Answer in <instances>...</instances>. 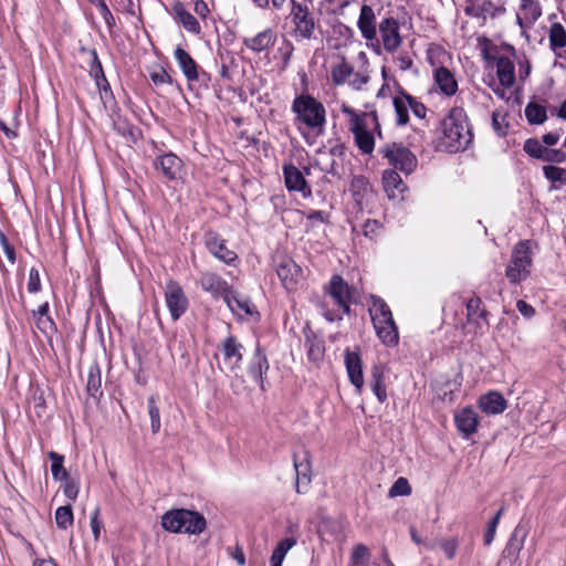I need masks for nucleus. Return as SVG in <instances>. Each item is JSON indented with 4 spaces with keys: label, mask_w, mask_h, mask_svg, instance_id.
Masks as SVG:
<instances>
[{
    "label": "nucleus",
    "mask_w": 566,
    "mask_h": 566,
    "mask_svg": "<svg viewBox=\"0 0 566 566\" xmlns=\"http://www.w3.org/2000/svg\"><path fill=\"white\" fill-rule=\"evenodd\" d=\"M345 366L350 382L355 386L357 391L360 392L364 386V376L363 361L359 353L347 349L345 352Z\"/></svg>",
    "instance_id": "13"
},
{
    "label": "nucleus",
    "mask_w": 566,
    "mask_h": 566,
    "mask_svg": "<svg viewBox=\"0 0 566 566\" xmlns=\"http://www.w3.org/2000/svg\"><path fill=\"white\" fill-rule=\"evenodd\" d=\"M0 247L2 248V251L6 254L8 261L11 264H14V262H15V250H14L13 245L10 244L8 238L4 235L3 232H0Z\"/></svg>",
    "instance_id": "53"
},
{
    "label": "nucleus",
    "mask_w": 566,
    "mask_h": 566,
    "mask_svg": "<svg viewBox=\"0 0 566 566\" xmlns=\"http://www.w3.org/2000/svg\"><path fill=\"white\" fill-rule=\"evenodd\" d=\"M516 307H517L518 312L527 318L533 317L535 314L534 307L523 300L517 301Z\"/></svg>",
    "instance_id": "61"
},
{
    "label": "nucleus",
    "mask_w": 566,
    "mask_h": 566,
    "mask_svg": "<svg viewBox=\"0 0 566 566\" xmlns=\"http://www.w3.org/2000/svg\"><path fill=\"white\" fill-rule=\"evenodd\" d=\"M165 300L174 321L179 319L188 308V298L182 287L174 281L166 284Z\"/></svg>",
    "instance_id": "8"
},
{
    "label": "nucleus",
    "mask_w": 566,
    "mask_h": 566,
    "mask_svg": "<svg viewBox=\"0 0 566 566\" xmlns=\"http://www.w3.org/2000/svg\"><path fill=\"white\" fill-rule=\"evenodd\" d=\"M193 9L195 12L201 18H206L209 12L208 6L203 0H196Z\"/></svg>",
    "instance_id": "63"
},
{
    "label": "nucleus",
    "mask_w": 566,
    "mask_h": 566,
    "mask_svg": "<svg viewBox=\"0 0 566 566\" xmlns=\"http://www.w3.org/2000/svg\"><path fill=\"white\" fill-rule=\"evenodd\" d=\"M292 112L296 115L295 123L310 129H321L326 123L324 105L310 94L296 96L292 103Z\"/></svg>",
    "instance_id": "5"
},
{
    "label": "nucleus",
    "mask_w": 566,
    "mask_h": 566,
    "mask_svg": "<svg viewBox=\"0 0 566 566\" xmlns=\"http://www.w3.org/2000/svg\"><path fill=\"white\" fill-rule=\"evenodd\" d=\"M305 347L307 349V358L314 363L323 359L325 347L321 339L313 334L312 331H305Z\"/></svg>",
    "instance_id": "29"
},
{
    "label": "nucleus",
    "mask_w": 566,
    "mask_h": 566,
    "mask_svg": "<svg viewBox=\"0 0 566 566\" xmlns=\"http://www.w3.org/2000/svg\"><path fill=\"white\" fill-rule=\"evenodd\" d=\"M494 4L490 0H467L465 13L476 18L493 15Z\"/></svg>",
    "instance_id": "31"
},
{
    "label": "nucleus",
    "mask_w": 566,
    "mask_h": 566,
    "mask_svg": "<svg viewBox=\"0 0 566 566\" xmlns=\"http://www.w3.org/2000/svg\"><path fill=\"white\" fill-rule=\"evenodd\" d=\"M285 186L290 191H298L304 198L312 195L311 188L298 168L293 165L283 168Z\"/></svg>",
    "instance_id": "15"
},
{
    "label": "nucleus",
    "mask_w": 566,
    "mask_h": 566,
    "mask_svg": "<svg viewBox=\"0 0 566 566\" xmlns=\"http://www.w3.org/2000/svg\"><path fill=\"white\" fill-rule=\"evenodd\" d=\"M382 182L389 197H395L396 191L402 192L405 189L401 177L396 170H385L382 175Z\"/></svg>",
    "instance_id": "34"
},
{
    "label": "nucleus",
    "mask_w": 566,
    "mask_h": 566,
    "mask_svg": "<svg viewBox=\"0 0 566 566\" xmlns=\"http://www.w3.org/2000/svg\"><path fill=\"white\" fill-rule=\"evenodd\" d=\"M36 326L43 333L54 329V322L50 316H38Z\"/></svg>",
    "instance_id": "58"
},
{
    "label": "nucleus",
    "mask_w": 566,
    "mask_h": 566,
    "mask_svg": "<svg viewBox=\"0 0 566 566\" xmlns=\"http://www.w3.org/2000/svg\"><path fill=\"white\" fill-rule=\"evenodd\" d=\"M496 74L500 83L505 87H511L515 82V67L507 57H500L496 62Z\"/></svg>",
    "instance_id": "28"
},
{
    "label": "nucleus",
    "mask_w": 566,
    "mask_h": 566,
    "mask_svg": "<svg viewBox=\"0 0 566 566\" xmlns=\"http://www.w3.org/2000/svg\"><path fill=\"white\" fill-rule=\"evenodd\" d=\"M492 126H493L494 132L499 136L506 135V126L500 122V114L496 112H493V114H492Z\"/></svg>",
    "instance_id": "62"
},
{
    "label": "nucleus",
    "mask_w": 566,
    "mask_h": 566,
    "mask_svg": "<svg viewBox=\"0 0 566 566\" xmlns=\"http://www.w3.org/2000/svg\"><path fill=\"white\" fill-rule=\"evenodd\" d=\"M276 35L271 29H266L254 36L245 38L243 44L251 51L260 53L275 42Z\"/></svg>",
    "instance_id": "25"
},
{
    "label": "nucleus",
    "mask_w": 566,
    "mask_h": 566,
    "mask_svg": "<svg viewBox=\"0 0 566 566\" xmlns=\"http://www.w3.org/2000/svg\"><path fill=\"white\" fill-rule=\"evenodd\" d=\"M388 163L396 169L409 175L417 167L416 156L402 144L392 143L380 149Z\"/></svg>",
    "instance_id": "7"
},
{
    "label": "nucleus",
    "mask_w": 566,
    "mask_h": 566,
    "mask_svg": "<svg viewBox=\"0 0 566 566\" xmlns=\"http://www.w3.org/2000/svg\"><path fill=\"white\" fill-rule=\"evenodd\" d=\"M148 413L151 422V431L153 433H157L160 430V412L158 407L156 406V401L154 397L148 399Z\"/></svg>",
    "instance_id": "49"
},
{
    "label": "nucleus",
    "mask_w": 566,
    "mask_h": 566,
    "mask_svg": "<svg viewBox=\"0 0 566 566\" xmlns=\"http://www.w3.org/2000/svg\"><path fill=\"white\" fill-rule=\"evenodd\" d=\"M99 510L96 507L91 515V527L95 539H98L102 528V522L98 518Z\"/></svg>",
    "instance_id": "57"
},
{
    "label": "nucleus",
    "mask_w": 566,
    "mask_h": 566,
    "mask_svg": "<svg viewBox=\"0 0 566 566\" xmlns=\"http://www.w3.org/2000/svg\"><path fill=\"white\" fill-rule=\"evenodd\" d=\"M41 290L40 274L35 268L29 272L28 291L30 293H38Z\"/></svg>",
    "instance_id": "54"
},
{
    "label": "nucleus",
    "mask_w": 566,
    "mask_h": 566,
    "mask_svg": "<svg viewBox=\"0 0 566 566\" xmlns=\"http://www.w3.org/2000/svg\"><path fill=\"white\" fill-rule=\"evenodd\" d=\"M482 301L480 297H472L467 303V314H468V321L475 322L479 324L478 319H482L486 323L488 318V311L485 308L481 307Z\"/></svg>",
    "instance_id": "37"
},
{
    "label": "nucleus",
    "mask_w": 566,
    "mask_h": 566,
    "mask_svg": "<svg viewBox=\"0 0 566 566\" xmlns=\"http://www.w3.org/2000/svg\"><path fill=\"white\" fill-rule=\"evenodd\" d=\"M411 493V486L406 478H399L389 490V496H402Z\"/></svg>",
    "instance_id": "48"
},
{
    "label": "nucleus",
    "mask_w": 566,
    "mask_h": 566,
    "mask_svg": "<svg viewBox=\"0 0 566 566\" xmlns=\"http://www.w3.org/2000/svg\"><path fill=\"white\" fill-rule=\"evenodd\" d=\"M371 389L378 400L384 402L387 399L386 387L384 384V371L379 366H374L371 369V380H370Z\"/></svg>",
    "instance_id": "35"
},
{
    "label": "nucleus",
    "mask_w": 566,
    "mask_h": 566,
    "mask_svg": "<svg viewBox=\"0 0 566 566\" xmlns=\"http://www.w3.org/2000/svg\"><path fill=\"white\" fill-rule=\"evenodd\" d=\"M86 389L94 398L103 395L101 368L97 364H93L88 368Z\"/></svg>",
    "instance_id": "33"
},
{
    "label": "nucleus",
    "mask_w": 566,
    "mask_h": 566,
    "mask_svg": "<svg viewBox=\"0 0 566 566\" xmlns=\"http://www.w3.org/2000/svg\"><path fill=\"white\" fill-rule=\"evenodd\" d=\"M206 245L214 258L219 259L220 261L227 264H230L231 262L237 260L235 252L229 250L226 245V241L214 232L207 233Z\"/></svg>",
    "instance_id": "14"
},
{
    "label": "nucleus",
    "mask_w": 566,
    "mask_h": 566,
    "mask_svg": "<svg viewBox=\"0 0 566 566\" xmlns=\"http://www.w3.org/2000/svg\"><path fill=\"white\" fill-rule=\"evenodd\" d=\"M533 259L528 241H520L513 249L505 275L512 284H517L531 274Z\"/></svg>",
    "instance_id": "6"
},
{
    "label": "nucleus",
    "mask_w": 566,
    "mask_h": 566,
    "mask_svg": "<svg viewBox=\"0 0 566 566\" xmlns=\"http://www.w3.org/2000/svg\"><path fill=\"white\" fill-rule=\"evenodd\" d=\"M231 312L238 316L252 315L254 305L247 297H241L233 289L226 294L223 300Z\"/></svg>",
    "instance_id": "23"
},
{
    "label": "nucleus",
    "mask_w": 566,
    "mask_h": 566,
    "mask_svg": "<svg viewBox=\"0 0 566 566\" xmlns=\"http://www.w3.org/2000/svg\"><path fill=\"white\" fill-rule=\"evenodd\" d=\"M291 17L295 25V33L302 39H311L316 25L308 8L292 0Z\"/></svg>",
    "instance_id": "9"
},
{
    "label": "nucleus",
    "mask_w": 566,
    "mask_h": 566,
    "mask_svg": "<svg viewBox=\"0 0 566 566\" xmlns=\"http://www.w3.org/2000/svg\"><path fill=\"white\" fill-rule=\"evenodd\" d=\"M369 549L364 544L354 547L350 558V566H369Z\"/></svg>",
    "instance_id": "43"
},
{
    "label": "nucleus",
    "mask_w": 566,
    "mask_h": 566,
    "mask_svg": "<svg viewBox=\"0 0 566 566\" xmlns=\"http://www.w3.org/2000/svg\"><path fill=\"white\" fill-rule=\"evenodd\" d=\"M549 42L553 49H562L566 45V31L560 23H553L549 31Z\"/></svg>",
    "instance_id": "42"
},
{
    "label": "nucleus",
    "mask_w": 566,
    "mask_h": 566,
    "mask_svg": "<svg viewBox=\"0 0 566 566\" xmlns=\"http://www.w3.org/2000/svg\"><path fill=\"white\" fill-rule=\"evenodd\" d=\"M441 128L439 146L444 150L450 153L465 150L472 142L473 134L462 107H453L443 118Z\"/></svg>",
    "instance_id": "1"
},
{
    "label": "nucleus",
    "mask_w": 566,
    "mask_h": 566,
    "mask_svg": "<svg viewBox=\"0 0 566 566\" xmlns=\"http://www.w3.org/2000/svg\"><path fill=\"white\" fill-rule=\"evenodd\" d=\"M525 116L528 123L536 125L543 124L547 118L545 107L534 102L526 105Z\"/></svg>",
    "instance_id": "40"
},
{
    "label": "nucleus",
    "mask_w": 566,
    "mask_h": 566,
    "mask_svg": "<svg viewBox=\"0 0 566 566\" xmlns=\"http://www.w3.org/2000/svg\"><path fill=\"white\" fill-rule=\"evenodd\" d=\"M395 61L397 62L398 64V67L401 70V71H407L409 70L412 64H413V61L411 59V56L409 55L408 52H400L396 57H395Z\"/></svg>",
    "instance_id": "55"
},
{
    "label": "nucleus",
    "mask_w": 566,
    "mask_h": 566,
    "mask_svg": "<svg viewBox=\"0 0 566 566\" xmlns=\"http://www.w3.org/2000/svg\"><path fill=\"white\" fill-rule=\"evenodd\" d=\"M55 522L56 525L62 530H66L73 524V512L71 505L57 507L55 511Z\"/></svg>",
    "instance_id": "44"
},
{
    "label": "nucleus",
    "mask_w": 566,
    "mask_h": 566,
    "mask_svg": "<svg viewBox=\"0 0 566 566\" xmlns=\"http://www.w3.org/2000/svg\"><path fill=\"white\" fill-rule=\"evenodd\" d=\"M199 284L206 292L211 293L214 297L222 296L226 298L232 287L219 275L212 272H205L200 275Z\"/></svg>",
    "instance_id": "16"
},
{
    "label": "nucleus",
    "mask_w": 566,
    "mask_h": 566,
    "mask_svg": "<svg viewBox=\"0 0 566 566\" xmlns=\"http://www.w3.org/2000/svg\"><path fill=\"white\" fill-rule=\"evenodd\" d=\"M98 10L108 27L114 25L115 19L104 0H98Z\"/></svg>",
    "instance_id": "56"
},
{
    "label": "nucleus",
    "mask_w": 566,
    "mask_h": 566,
    "mask_svg": "<svg viewBox=\"0 0 566 566\" xmlns=\"http://www.w3.org/2000/svg\"><path fill=\"white\" fill-rule=\"evenodd\" d=\"M174 55L188 82L197 81L199 77L198 65L190 54L182 48L178 46L176 48Z\"/></svg>",
    "instance_id": "22"
},
{
    "label": "nucleus",
    "mask_w": 566,
    "mask_h": 566,
    "mask_svg": "<svg viewBox=\"0 0 566 566\" xmlns=\"http://www.w3.org/2000/svg\"><path fill=\"white\" fill-rule=\"evenodd\" d=\"M545 146H543L537 139L535 138H528L525 143H524V151L526 154H528L531 157H534V158H537V159H541L544 150H545Z\"/></svg>",
    "instance_id": "50"
},
{
    "label": "nucleus",
    "mask_w": 566,
    "mask_h": 566,
    "mask_svg": "<svg viewBox=\"0 0 566 566\" xmlns=\"http://www.w3.org/2000/svg\"><path fill=\"white\" fill-rule=\"evenodd\" d=\"M242 344L233 336H228L221 346L224 359L233 367L238 366L242 360Z\"/></svg>",
    "instance_id": "26"
},
{
    "label": "nucleus",
    "mask_w": 566,
    "mask_h": 566,
    "mask_svg": "<svg viewBox=\"0 0 566 566\" xmlns=\"http://www.w3.org/2000/svg\"><path fill=\"white\" fill-rule=\"evenodd\" d=\"M343 113L350 116V132L355 144L363 154H371L375 149V139L370 129H376L381 136L380 125L376 112L357 114L348 106H343Z\"/></svg>",
    "instance_id": "2"
},
{
    "label": "nucleus",
    "mask_w": 566,
    "mask_h": 566,
    "mask_svg": "<svg viewBox=\"0 0 566 566\" xmlns=\"http://www.w3.org/2000/svg\"><path fill=\"white\" fill-rule=\"evenodd\" d=\"M172 10L178 22H180L187 31L193 34H198L200 32L201 28L198 20L184 8L182 3H176Z\"/></svg>",
    "instance_id": "30"
},
{
    "label": "nucleus",
    "mask_w": 566,
    "mask_h": 566,
    "mask_svg": "<svg viewBox=\"0 0 566 566\" xmlns=\"http://www.w3.org/2000/svg\"><path fill=\"white\" fill-rule=\"evenodd\" d=\"M268 369L269 363L266 357L258 350L254 357V361L249 368V375L256 384L260 385L262 389H264L263 375L268 371Z\"/></svg>",
    "instance_id": "32"
},
{
    "label": "nucleus",
    "mask_w": 566,
    "mask_h": 566,
    "mask_svg": "<svg viewBox=\"0 0 566 566\" xmlns=\"http://www.w3.org/2000/svg\"><path fill=\"white\" fill-rule=\"evenodd\" d=\"M544 176L552 182L566 184V169L557 166H544Z\"/></svg>",
    "instance_id": "45"
},
{
    "label": "nucleus",
    "mask_w": 566,
    "mask_h": 566,
    "mask_svg": "<svg viewBox=\"0 0 566 566\" xmlns=\"http://www.w3.org/2000/svg\"><path fill=\"white\" fill-rule=\"evenodd\" d=\"M541 159L548 163L560 164L566 160V153L560 149H549L546 147Z\"/></svg>",
    "instance_id": "52"
},
{
    "label": "nucleus",
    "mask_w": 566,
    "mask_h": 566,
    "mask_svg": "<svg viewBox=\"0 0 566 566\" xmlns=\"http://www.w3.org/2000/svg\"><path fill=\"white\" fill-rule=\"evenodd\" d=\"M439 545L447 558L453 559L459 547V539L457 537L444 538L439 542Z\"/></svg>",
    "instance_id": "51"
},
{
    "label": "nucleus",
    "mask_w": 566,
    "mask_h": 566,
    "mask_svg": "<svg viewBox=\"0 0 566 566\" xmlns=\"http://www.w3.org/2000/svg\"><path fill=\"white\" fill-rule=\"evenodd\" d=\"M357 27L365 40L373 41L377 39L376 15L370 6L364 4L360 8Z\"/></svg>",
    "instance_id": "18"
},
{
    "label": "nucleus",
    "mask_w": 566,
    "mask_h": 566,
    "mask_svg": "<svg viewBox=\"0 0 566 566\" xmlns=\"http://www.w3.org/2000/svg\"><path fill=\"white\" fill-rule=\"evenodd\" d=\"M295 544L296 541L293 537H287L280 541L272 553L270 559L271 566H282L285 555Z\"/></svg>",
    "instance_id": "36"
},
{
    "label": "nucleus",
    "mask_w": 566,
    "mask_h": 566,
    "mask_svg": "<svg viewBox=\"0 0 566 566\" xmlns=\"http://www.w3.org/2000/svg\"><path fill=\"white\" fill-rule=\"evenodd\" d=\"M155 167L160 170L167 179L175 180L180 175L182 163L176 155L165 154L156 159Z\"/></svg>",
    "instance_id": "20"
},
{
    "label": "nucleus",
    "mask_w": 566,
    "mask_h": 566,
    "mask_svg": "<svg viewBox=\"0 0 566 566\" xmlns=\"http://www.w3.org/2000/svg\"><path fill=\"white\" fill-rule=\"evenodd\" d=\"M353 292L354 291L340 275L335 274L332 276L328 285V294L345 314L349 313Z\"/></svg>",
    "instance_id": "10"
},
{
    "label": "nucleus",
    "mask_w": 566,
    "mask_h": 566,
    "mask_svg": "<svg viewBox=\"0 0 566 566\" xmlns=\"http://www.w3.org/2000/svg\"><path fill=\"white\" fill-rule=\"evenodd\" d=\"M150 78L154 82V84H156V85H161V84L170 82L169 74L163 69L157 72H153L150 74Z\"/></svg>",
    "instance_id": "60"
},
{
    "label": "nucleus",
    "mask_w": 566,
    "mask_h": 566,
    "mask_svg": "<svg viewBox=\"0 0 566 566\" xmlns=\"http://www.w3.org/2000/svg\"><path fill=\"white\" fill-rule=\"evenodd\" d=\"M410 109L418 118H424L427 114V107L415 97L411 96Z\"/></svg>",
    "instance_id": "59"
},
{
    "label": "nucleus",
    "mask_w": 566,
    "mask_h": 566,
    "mask_svg": "<svg viewBox=\"0 0 566 566\" xmlns=\"http://www.w3.org/2000/svg\"><path fill=\"white\" fill-rule=\"evenodd\" d=\"M434 82L447 96H452L458 91V82L453 73L444 66H440L434 71Z\"/></svg>",
    "instance_id": "24"
},
{
    "label": "nucleus",
    "mask_w": 566,
    "mask_h": 566,
    "mask_svg": "<svg viewBox=\"0 0 566 566\" xmlns=\"http://www.w3.org/2000/svg\"><path fill=\"white\" fill-rule=\"evenodd\" d=\"M479 408L488 415H500L507 408V401L497 391H489L478 400Z\"/></svg>",
    "instance_id": "19"
},
{
    "label": "nucleus",
    "mask_w": 566,
    "mask_h": 566,
    "mask_svg": "<svg viewBox=\"0 0 566 566\" xmlns=\"http://www.w3.org/2000/svg\"><path fill=\"white\" fill-rule=\"evenodd\" d=\"M296 471V491L305 493L311 484L310 465L308 463H294Z\"/></svg>",
    "instance_id": "38"
},
{
    "label": "nucleus",
    "mask_w": 566,
    "mask_h": 566,
    "mask_svg": "<svg viewBox=\"0 0 566 566\" xmlns=\"http://www.w3.org/2000/svg\"><path fill=\"white\" fill-rule=\"evenodd\" d=\"M61 481H63V493L64 495L71 500V501H75L77 495H78V491H80V485H78V482L73 479L71 475L62 479Z\"/></svg>",
    "instance_id": "46"
},
{
    "label": "nucleus",
    "mask_w": 566,
    "mask_h": 566,
    "mask_svg": "<svg viewBox=\"0 0 566 566\" xmlns=\"http://www.w3.org/2000/svg\"><path fill=\"white\" fill-rule=\"evenodd\" d=\"M560 134L558 132L547 133L543 136V143L547 146H553L559 140Z\"/></svg>",
    "instance_id": "64"
},
{
    "label": "nucleus",
    "mask_w": 566,
    "mask_h": 566,
    "mask_svg": "<svg viewBox=\"0 0 566 566\" xmlns=\"http://www.w3.org/2000/svg\"><path fill=\"white\" fill-rule=\"evenodd\" d=\"M353 72L354 67L349 63L343 61L332 70L333 82L337 85L344 84L350 77Z\"/></svg>",
    "instance_id": "41"
},
{
    "label": "nucleus",
    "mask_w": 566,
    "mask_h": 566,
    "mask_svg": "<svg viewBox=\"0 0 566 566\" xmlns=\"http://www.w3.org/2000/svg\"><path fill=\"white\" fill-rule=\"evenodd\" d=\"M48 457L52 461L51 472L54 480L60 481L70 475V473L64 468V457L57 452L50 451Z\"/></svg>",
    "instance_id": "39"
},
{
    "label": "nucleus",
    "mask_w": 566,
    "mask_h": 566,
    "mask_svg": "<svg viewBox=\"0 0 566 566\" xmlns=\"http://www.w3.org/2000/svg\"><path fill=\"white\" fill-rule=\"evenodd\" d=\"M504 506H502L495 514V516L490 521L489 525H488V530L484 534V544L485 545H491L492 542L494 541V536H495V532H496V527L500 523V518L501 516L503 515L504 513Z\"/></svg>",
    "instance_id": "47"
},
{
    "label": "nucleus",
    "mask_w": 566,
    "mask_h": 566,
    "mask_svg": "<svg viewBox=\"0 0 566 566\" xmlns=\"http://www.w3.org/2000/svg\"><path fill=\"white\" fill-rule=\"evenodd\" d=\"M276 273L287 291L295 290L302 281V269L292 259H283L277 265Z\"/></svg>",
    "instance_id": "12"
},
{
    "label": "nucleus",
    "mask_w": 566,
    "mask_h": 566,
    "mask_svg": "<svg viewBox=\"0 0 566 566\" xmlns=\"http://www.w3.org/2000/svg\"><path fill=\"white\" fill-rule=\"evenodd\" d=\"M369 314L374 324L377 336L386 346H395L398 344V329L392 318L391 311L386 302L373 295Z\"/></svg>",
    "instance_id": "4"
},
{
    "label": "nucleus",
    "mask_w": 566,
    "mask_h": 566,
    "mask_svg": "<svg viewBox=\"0 0 566 566\" xmlns=\"http://www.w3.org/2000/svg\"><path fill=\"white\" fill-rule=\"evenodd\" d=\"M542 15V8L537 0H522L520 13L516 17L521 28L532 25Z\"/></svg>",
    "instance_id": "21"
},
{
    "label": "nucleus",
    "mask_w": 566,
    "mask_h": 566,
    "mask_svg": "<svg viewBox=\"0 0 566 566\" xmlns=\"http://www.w3.org/2000/svg\"><path fill=\"white\" fill-rule=\"evenodd\" d=\"M392 104L396 113V123L399 126H405L409 122L411 95L405 92H400L394 97Z\"/></svg>",
    "instance_id": "27"
},
{
    "label": "nucleus",
    "mask_w": 566,
    "mask_h": 566,
    "mask_svg": "<svg viewBox=\"0 0 566 566\" xmlns=\"http://www.w3.org/2000/svg\"><path fill=\"white\" fill-rule=\"evenodd\" d=\"M454 421L463 437L469 438L478 429L479 417L473 408L465 407L455 413Z\"/></svg>",
    "instance_id": "17"
},
{
    "label": "nucleus",
    "mask_w": 566,
    "mask_h": 566,
    "mask_svg": "<svg viewBox=\"0 0 566 566\" xmlns=\"http://www.w3.org/2000/svg\"><path fill=\"white\" fill-rule=\"evenodd\" d=\"M399 22L394 18H386L379 24V33L384 49L388 53H394L402 43Z\"/></svg>",
    "instance_id": "11"
},
{
    "label": "nucleus",
    "mask_w": 566,
    "mask_h": 566,
    "mask_svg": "<svg viewBox=\"0 0 566 566\" xmlns=\"http://www.w3.org/2000/svg\"><path fill=\"white\" fill-rule=\"evenodd\" d=\"M161 526L170 533L201 534L207 526L206 518L196 511L175 509L161 516Z\"/></svg>",
    "instance_id": "3"
}]
</instances>
